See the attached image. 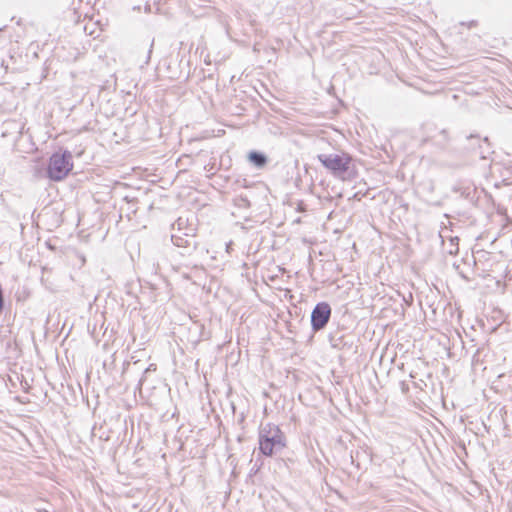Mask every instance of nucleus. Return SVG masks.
Here are the masks:
<instances>
[{"label": "nucleus", "instance_id": "3", "mask_svg": "<svg viewBox=\"0 0 512 512\" xmlns=\"http://www.w3.org/2000/svg\"><path fill=\"white\" fill-rule=\"evenodd\" d=\"M319 161L328 169L333 175L345 179L344 174L350 171L353 158L348 153L319 155Z\"/></svg>", "mask_w": 512, "mask_h": 512}, {"label": "nucleus", "instance_id": "5", "mask_svg": "<svg viewBox=\"0 0 512 512\" xmlns=\"http://www.w3.org/2000/svg\"><path fill=\"white\" fill-rule=\"evenodd\" d=\"M248 159L250 162H252L258 167H263L266 164V157L263 154L258 153L256 151L250 152L248 154Z\"/></svg>", "mask_w": 512, "mask_h": 512}, {"label": "nucleus", "instance_id": "2", "mask_svg": "<svg viewBox=\"0 0 512 512\" xmlns=\"http://www.w3.org/2000/svg\"><path fill=\"white\" fill-rule=\"evenodd\" d=\"M286 441L281 429L272 424H268L261 432L259 437V450L265 456H272L276 447L283 448Z\"/></svg>", "mask_w": 512, "mask_h": 512}, {"label": "nucleus", "instance_id": "1", "mask_svg": "<svg viewBox=\"0 0 512 512\" xmlns=\"http://www.w3.org/2000/svg\"><path fill=\"white\" fill-rule=\"evenodd\" d=\"M73 167L74 163L71 152L67 150H60L50 156L46 173L50 180L60 182L71 173Z\"/></svg>", "mask_w": 512, "mask_h": 512}, {"label": "nucleus", "instance_id": "4", "mask_svg": "<svg viewBox=\"0 0 512 512\" xmlns=\"http://www.w3.org/2000/svg\"><path fill=\"white\" fill-rule=\"evenodd\" d=\"M331 316V308L328 303H318L311 314V324L314 330L324 328Z\"/></svg>", "mask_w": 512, "mask_h": 512}]
</instances>
